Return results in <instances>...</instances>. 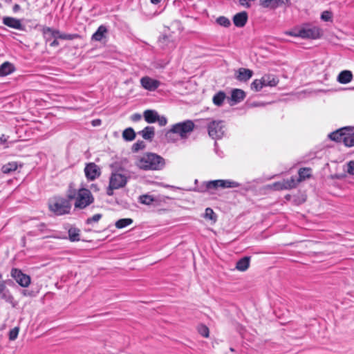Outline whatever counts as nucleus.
I'll return each instance as SVG.
<instances>
[{
    "instance_id": "58836bf2",
    "label": "nucleus",
    "mask_w": 354,
    "mask_h": 354,
    "mask_svg": "<svg viewBox=\"0 0 354 354\" xmlns=\"http://www.w3.org/2000/svg\"><path fill=\"white\" fill-rule=\"evenodd\" d=\"M205 218L215 221L216 220V216L214 212L213 209L210 207L205 209Z\"/></svg>"
},
{
    "instance_id": "e2e57ef3",
    "label": "nucleus",
    "mask_w": 354,
    "mask_h": 354,
    "mask_svg": "<svg viewBox=\"0 0 354 354\" xmlns=\"http://www.w3.org/2000/svg\"><path fill=\"white\" fill-rule=\"evenodd\" d=\"M1 140L2 142H6V139H4V138H1Z\"/></svg>"
},
{
    "instance_id": "4468645a",
    "label": "nucleus",
    "mask_w": 354,
    "mask_h": 354,
    "mask_svg": "<svg viewBox=\"0 0 354 354\" xmlns=\"http://www.w3.org/2000/svg\"><path fill=\"white\" fill-rule=\"evenodd\" d=\"M248 19V15L247 12L243 11L236 14L233 17V23L235 26L242 28L246 24Z\"/></svg>"
},
{
    "instance_id": "c756f323",
    "label": "nucleus",
    "mask_w": 354,
    "mask_h": 354,
    "mask_svg": "<svg viewBox=\"0 0 354 354\" xmlns=\"http://www.w3.org/2000/svg\"><path fill=\"white\" fill-rule=\"evenodd\" d=\"M132 223H133V219L127 218L119 219L118 221H117L115 222V225L118 229H122V228H124Z\"/></svg>"
},
{
    "instance_id": "ddd939ff",
    "label": "nucleus",
    "mask_w": 354,
    "mask_h": 354,
    "mask_svg": "<svg viewBox=\"0 0 354 354\" xmlns=\"http://www.w3.org/2000/svg\"><path fill=\"white\" fill-rule=\"evenodd\" d=\"M41 32L46 42H50L53 38L59 39V30H58L44 26L41 29Z\"/></svg>"
},
{
    "instance_id": "f8f14e48",
    "label": "nucleus",
    "mask_w": 354,
    "mask_h": 354,
    "mask_svg": "<svg viewBox=\"0 0 354 354\" xmlns=\"http://www.w3.org/2000/svg\"><path fill=\"white\" fill-rule=\"evenodd\" d=\"M288 2L289 0H259V5L264 8L275 9Z\"/></svg>"
},
{
    "instance_id": "49530a36",
    "label": "nucleus",
    "mask_w": 354,
    "mask_h": 354,
    "mask_svg": "<svg viewBox=\"0 0 354 354\" xmlns=\"http://www.w3.org/2000/svg\"><path fill=\"white\" fill-rule=\"evenodd\" d=\"M153 199L156 201L151 204L153 207H159L165 202V198L160 196L153 197Z\"/></svg>"
},
{
    "instance_id": "7c9ffc66",
    "label": "nucleus",
    "mask_w": 354,
    "mask_h": 354,
    "mask_svg": "<svg viewBox=\"0 0 354 354\" xmlns=\"http://www.w3.org/2000/svg\"><path fill=\"white\" fill-rule=\"evenodd\" d=\"M11 276L22 286V271L21 270L13 268L11 271Z\"/></svg>"
},
{
    "instance_id": "f257e3e1",
    "label": "nucleus",
    "mask_w": 354,
    "mask_h": 354,
    "mask_svg": "<svg viewBox=\"0 0 354 354\" xmlns=\"http://www.w3.org/2000/svg\"><path fill=\"white\" fill-rule=\"evenodd\" d=\"M136 165L142 170H161L165 165V161L156 153H147L138 159Z\"/></svg>"
},
{
    "instance_id": "c9c22d12",
    "label": "nucleus",
    "mask_w": 354,
    "mask_h": 354,
    "mask_svg": "<svg viewBox=\"0 0 354 354\" xmlns=\"http://www.w3.org/2000/svg\"><path fill=\"white\" fill-rule=\"evenodd\" d=\"M17 167V166L15 162H9L2 167L1 171L4 174H8L12 171H15Z\"/></svg>"
},
{
    "instance_id": "39448f33",
    "label": "nucleus",
    "mask_w": 354,
    "mask_h": 354,
    "mask_svg": "<svg viewBox=\"0 0 354 354\" xmlns=\"http://www.w3.org/2000/svg\"><path fill=\"white\" fill-rule=\"evenodd\" d=\"M352 131L353 127H343L330 133L328 138L331 140L343 143L346 147H351L350 140H351Z\"/></svg>"
},
{
    "instance_id": "864d4df0",
    "label": "nucleus",
    "mask_w": 354,
    "mask_h": 354,
    "mask_svg": "<svg viewBox=\"0 0 354 354\" xmlns=\"http://www.w3.org/2000/svg\"><path fill=\"white\" fill-rule=\"evenodd\" d=\"M55 39L52 41L50 42L49 45L51 46V47H57L59 45V41H57V39L54 38Z\"/></svg>"
},
{
    "instance_id": "473e14b6",
    "label": "nucleus",
    "mask_w": 354,
    "mask_h": 354,
    "mask_svg": "<svg viewBox=\"0 0 354 354\" xmlns=\"http://www.w3.org/2000/svg\"><path fill=\"white\" fill-rule=\"evenodd\" d=\"M310 172L311 169L310 168H301L298 172L299 180H302L306 179V178H309L311 175Z\"/></svg>"
},
{
    "instance_id": "dca6fc26",
    "label": "nucleus",
    "mask_w": 354,
    "mask_h": 354,
    "mask_svg": "<svg viewBox=\"0 0 354 354\" xmlns=\"http://www.w3.org/2000/svg\"><path fill=\"white\" fill-rule=\"evenodd\" d=\"M245 97V92L239 88H234L232 90L231 93V97L230 100L232 103H230L231 105H234L236 104H238L243 101L244 98Z\"/></svg>"
},
{
    "instance_id": "412c9836",
    "label": "nucleus",
    "mask_w": 354,
    "mask_h": 354,
    "mask_svg": "<svg viewBox=\"0 0 354 354\" xmlns=\"http://www.w3.org/2000/svg\"><path fill=\"white\" fill-rule=\"evenodd\" d=\"M250 257H244L240 259L236 264V268L241 272H244L248 270L250 266Z\"/></svg>"
},
{
    "instance_id": "6e6d98bb",
    "label": "nucleus",
    "mask_w": 354,
    "mask_h": 354,
    "mask_svg": "<svg viewBox=\"0 0 354 354\" xmlns=\"http://www.w3.org/2000/svg\"><path fill=\"white\" fill-rule=\"evenodd\" d=\"M6 290V286L3 281L0 282V293L4 295V291Z\"/></svg>"
},
{
    "instance_id": "2f4dec72",
    "label": "nucleus",
    "mask_w": 354,
    "mask_h": 354,
    "mask_svg": "<svg viewBox=\"0 0 354 354\" xmlns=\"http://www.w3.org/2000/svg\"><path fill=\"white\" fill-rule=\"evenodd\" d=\"M263 87H265V85L261 78L260 80H254L250 85L251 89L254 91H259Z\"/></svg>"
},
{
    "instance_id": "8fccbe9b",
    "label": "nucleus",
    "mask_w": 354,
    "mask_h": 354,
    "mask_svg": "<svg viewBox=\"0 0 354 354\" xmlns=\"http://www.w3.org/2000/svg\"><path fill=\"white\" fill-rule=\"evenodd\" d=\"M160 127H163L166 125L167 122V120L165 116H160L158 115V119H157V121Z\"/></svg>"
},
{
    "instance_id": "a19ab883",
    "label": "nucleus",
    "mask_w": 354,
    "mask_h": 354,
    "mask_svg": "<svg viewBox=\"0 0 354 354\" xmlns=\"http://www.w3.org/2000/svg\"><path fill=\"white\" fill-rule=\"evenodd\" d=\"M333 14L331 12L326 10L321 15V19L324 21H330L332 20Z\"/></svg>"
},
{
    "instance_id": "79ce46f5",
    "label": "nucleus",
    "mask_w": 354,
    "mask_h": 354,
    "mask_svg": "<svg viewBox=\"0 0 354 354\" xmlns=\"http://www.w3.org/2000/svg\"><path fill=\"white\" fill-rule=\"evenodd\" d=\"M102 217V214H96L93 215L91 217L88 218L86 220V224H91L93 222H97L100 220V218Z\"/></svg>"
},
{
    "instance_id": "0eeeda50",
    "label": "nucleus",
    "mask_w": 354,
    "mask_h": 354,
    "mask_svg": "<svg viewBox=\"0 0 354 354\" xmlns=\"http://www.w3.org/2000/svg\"><path fill=\"white\" fill-rule=\"evenodd\" d=\"M209 136L214 140L221 139L225 135L226 127L222 120H213L207 125Z\"/></svg>"
},
{
    "instance_id": "3c124183",
    "label": "nucleus",
    "mask_w": 354,
    "mask_h": 354,
    "mask_svg": "<svg viewBox=\"0 0 354 354\" xmlns=\"http://www.w3.org/2000/svg\"><path fill=\"white\" fill-rule=\"evenodd\" d=\"M131 119L133 122H138L142 119V115L140 113H133L131 116Z\"/></svg>"
},
{
    "instance_id": "c03bdc74",
    "label": "nucleus",
    "mask_w": 354,
    "mask_h": 354,
    "mask_svg": "<svg viewBox=\"0 0 354 354\" xmlns=\"http://www.w3.org/2000/svg\"><path fill=\"white\" fill-rule=\"evenodd\" d=\"M295 185H296V183H295V179L292 178L290 180H288L287 181L284 182L281 188L290 189V188L295 187Z\"/></svg>"
},
{
    "instance_id": "72a5a7b5",
    "label": "nucleus",
    "mask_w": 354,
    "mask_h": 354,
    "mask_svg": "<svg viewBox=\"0 0 354 354\" xmlns=\"http://www.w3.org/2000/svg\"><path fill=\"white\" fill-rule=\"evenodd\" d=\"M197 330H198V333L204 337H208L209 335V328L207 326H205V324H199L197 326Z\"/></svg>"
},
{
    "instance_id": "052dcab7",
    "label": "nucleus",
    "mask_w": 354,
    "mask_h": 354,
    "mask_svg": "<svg viewBox=\"0 0 354 354\" xmlns=\"http://www.w3.org/2000/svg\"><path fill=\"white\" fill-rule=\"evenodd\" d=\"M91 188H92V189H94L95 190H98V188L97 187V185H94V184H93V185H91Z\"/></svg>"
},
{
    "instance_id": "9d476101",
    "label": "nucleus",
    "mask_w": 354,
    "mask_h": 354,
    "mask_svg": "<svg viewBox=\"0 0 354 354\" xmlns=\"http://www.w3.org/2000/svg\"><path fill=\"white\" fill-rule=\"evenodd\" d=\"M84 173L88 180H93L100 176L101 170L95 163L89 162L86 165Z\"/></svg>"
},
{
    "instance_id": "393cba45",
    "label": "nucleus",
    "mask_w": 354,
    "mask_h": 354,
    "mask_svg": "<svg viewBox=\"0 0 354 354\" xmlns=\"http://www.w3.org/2000/svg\"><path fill=\"white\" fill-rule=\"evenodd\" d=\"M261 79L265 86H274L279 82V80L271 75H266Z\"/></svg>"
},
{
    "instance_id": "5fc2aeb1",
    "label": "nucleus",
    "mask_w": 354,
    "mask_h": 354,
    "mask_svg": "<svg viewBox=\"0 0 354 354\" xmlns=\"http://www.w3.org/2000/svg\"><path fill=\"white\" fill-rule=\"evenodd\" d=\"M91 123L93 127H97V126H100L101 124L102 121L100 119H95V120H93Z\"/></svg>"
},
{
    "instance_id": "09e8293b",
    "label": "nucleus",
    "mask_w": 354,
    "mask_h": 354,
    "mask_svg": "<svg viewBox=\"0 0 354 354\" xmlns=\"http://www.w3.org/2000/svg\"><path fill=\"white\" fill-rule=\"evenodd\" d=\"M31 283V279L29 275L24 274V288H27Z\"/></svg>"
},
{
    "instance_id": "de8ad7c7",
    "label": "nucleus",
    "mask_w": 354,
    "mask_h": 354,
    "mask_svg": "<svg viewBox=\"0 0 354 354\" xmlns=\"http://www.w3.org/2000/svg\"><path fill=\"white\" fill-rule=\"evenodd\" d=\"M347 172L351 175H354V160H351L347 164Z\"/></svg>"
},
{
    "instance_id": "cd10ccee",
    "label": "nucleus",
    "mask_w": 354,
    "mask_h": 354,
    "mask_svg": "<svg viewBox=\"0 0 354 354\" xmlns=\"http://www.w3.org/2000/svg\"><path fill=\"white\" fill-rule=\"evenodd\" d=\"M122 137L127 141H132L136 137V133L131 127H129L124 130Z\"/></svg>"
},
{
    "instance_id": "9b49d317",
    "label": "nucleus",
    "mask_w": 354,
    "mask_h": 354,
    "mask_svg": "<svg viewBox=\"0 0 354 354\" xmlns=\"http://www.w3.org/2000/svg\"><path fill=\"white\" fill-rule=\"evenodd\" d=\"M140 84L145 89L150 91L156 90L160 85V81L152 79L148 76L142 77L140 79Z\"/></svg>"
},
{
    "instance_id": "ea45409f",
    "label": "nucleus",
    "mask_w": 354,
    "mask_h": 354,
    "mask_svg": "<svg viewBox=\"0 0 354 354\" xmlns=\"http://www.w3.org/2000/svg\"><path fill=\"white\" fill-rule=\"evenodd\" d=\"M145 147V143L142 140H138L135 142L132 146V151L137 152L140 149H143Z\"/></svg>"
},
{
    "instance_id": "c85d7f7f",
    "label": "nucleus",
    "mask_w": 354,
    "mask_h": 354,
    "mask_svg": "<svg viewBox=\"0 0 354 354\" xmlns=\"http://www.w3.org/2000/svg\"><path fill=\"white\" fill-rule=\"evenodd\" d=\"M154 201H156L153 199V196L149 194H143L139 197V202L143 205H151Z\"/></svg>"
},
{
    "instance_id": "6e6552de",
    "label": "nucleus",
    "mask_w": 354,
    "mask_h": 354,
    "mask_svg": "<svg viewBox=\"0 0 354 354\" xmlns=\"http://www.w3.org/2000/svg\"><path fill=\"white\" fill-rule=\"evenodd\" d=\"M322 33L319 27L307 24L299 28V35L302 39H317L322 37Z\"/></svg>"
},
{
    "instance_id": "13d9d810",
    "label": "nucleus",
    "mask_w": 354,
    "mask_h": 354,
    "mask_svg": "<svg viewBox=\"0 0 354 354\" xmlns=\"http://www.w3.org/2000/svg\"><path fill=\"white\" fill-rule=\"evenodd\" d=\"M20 10V6L19 4H15L13 7V11L17 12Z\"/></svg>"
},
{
    "instance_id": "f704fd0d",
    "label": "nucleus",
    "mask_w": 354,
    "mask_h": 354,
    "mask_svg": "<svg viewBox=\"0 0 354 354\" xmlns=\"http://www.w3.org/2000/svg\"><path fill=\"white\" fill-rule=\"evenodd\" d=\"M77 195V190H76L73 187L72 184L69 185L68 191H67V198L66 199H68L71 202V200L75 199Z\"/></svg>"
},
{
    "instance_id": "680f3d73",
    "label": "nucleus",
    "mask_w": 354,
    "mask_h": 354,
    "mask_svg": "<svg viewBox=\"0 0 354 354\" xmlns=\"http://www.w3.org/2000/svg\"><path fill=\"white\" fill-rule=\"evenodd\" d=\"M1 140L2 142H6V139H4V138H1Z\"/></svg>"
},
{
    "instance_id": "20e7f679",
    "label": "nucleus",
    "mask_w": 354,
    "mask_h": 354,
    "mask_svg": "<svg viewBox=\"0 0 354 354\" xmlns=\"http://www.w3.org/2000/svg\"><path fill=\"white\" fill-rule=\"evenodd\" d=\"M128 181V176L121 174L119 171L113 172L109 178V184L106 189V194L109 196L113 195V190L124 187Z\"/></svg>"
},
{
    "instance_id": "f3484780",
    "label": "nucleus",
    "mask_w": 354,
    "mask_h": 354,
    "mask_svg": "<svg viewBox=\"0 0 354 354\" xmlns=\"http://www.w3.org/2000/svg\"><path fill=\"white\" fill-rule=\"evenodd\" d=\"M145 120L149 124L154 123L158 119V113L156 111L152 109L145 110L143 113Z\"/></svg>"
},
{
    "instance_id": "603ef678",
    "label": "nucleus",
    "mask_w": 354,
    "mask_h": 354,
    "mask_svg": "<svg viewBox=\"0 0 354 354\" xmlns=\"http://www.w3.org/2000/svg\"><path fill=\"white\" fill-rule=\"evenodd\" d=\"M299 29L295 30H292V31H290L287 34L288 35H290V36H292V37H300V36L299 35Z\"/></svg>"
},
{
    "instance_id": "5701e85b",
    "label": "nucleus",
    "mask_w": 354,
    "mask_h": 354,
    "mask_svg": "<svg viewBox=\"0 0 354 354\" xmlns=\"http://www.w3.org/2000/svg\"><path fill=\"white\" fill-rule=\"evenodd\" d=\"M158 45L162 49L172 48L174 47V43L167 35L159 38Z\"/></svg>"
},
{
    "instance_id": "a211bd4d",
    "label": "nucleus",
    "mask_w": 354,
    "mask_h": 354,
    "mask_svg": "<svg viewBox=\"0 0 354 354\" xmlns=\"http://www.w3.org/2000/svg\"><path fill=\"white\" fill-rule=\"evenodd\" d=\"M353 80V74L350 71H342L337 77V81L341 84H348Z\"/></svg>"
},
{
    "instance_id": "f03ea898",
    "label": "nucleus",
    "mask_w": 354,
    "mask_h": 354,
    "mask_svg": "<svg viewBox=\"0 0 354 354\" xmlns=\"http://www.w3.org/2000/svg\"><path fill=\"white\" fill-rule=\"evenodd\" d=\"M50 212L57 216L67 214L71 209V203L68 199L61 196H54L48 201Z\"/></svg>"
},
{
    "instance_id": "37998d69",
    "label": "nucleus",
    "mask_w": 354,
    "mask_h": 354,
    "mask_svg": "<svg viewBox=\"0 0 354 354\" xmlns=\"http://www.w3.org/2000/svg\"><path fill=\"white\" fill-rule=\"evenodd\" d=\"M19 332V327H15L14 328H12L9 333V339L10 340H15L17 337Z\"/></svg>"
},
{
    "instance_id": "6ab92c4d",
    "label": "nucleus",
    "mask_w": 354,
    "mask_h": 354,
    "mask_svg": "<svg viewBox=\"0 0 354 354\" xmlns=\"http://www.w3.org/2000/svg\"><path fill=\"white\" fill-rule=\"evenodd\" d=\"M145 140H152L155 136V130L153 127L147 126L145 127L139 133Z\"/></svg>"
},
{
    "instance_id": "b1692460",
    "label": "nucleus",
    "mask_w": 354,
    "mask_h": 354,
    "mask_svg": "<svg viewBox=\"0 0 354 354\" xmlns=\"http://www.w3.org/2000/svg\"><path fill=\"white\" fill-rule=\"evenodd\" d=\"M3 24L9 27L17 29H20L21 26L20 20L8 17L3 18Z\"/></svg>"
},
{
    "instance_id": "423d86ee",
    "label": "nucleus",
    "mask_w": 354,
    "mask_h": 354,
    "mask_svg": "<svg viewBox=\"0 0 354 354\" xmlns=\"http://www.w3.org/2000/svg\"><path fill=\"white\" fill-rule=\"evenodd\" d=\"M94 202V197L91 191L86 188L77 190V195L74 204L75 209H83Z\"/></svg>"
},
{
    "instance_id": "7ed1b4c3",
    "label": "nucleus",
    "mask_w": 354,
    "mask_h": 354,
    "mask_svg": "<svg viewBox=\"0 0 354 354\" xmlns=\"http://www.w3.org/2000/svg\"><path fill=\"white\" fill-rule=\"evenodd\" d=\"M194 127L195 124L192 120H187L172 125L171 128L166 133L165 136L169 138L171 134H177L180 138L186 139L194 131Z\"/></svg>"
},
{
    "instance_id": "4c0bfd02",
    "label": "nucleus",
    "mask_w": 354,
    "mask_h": 354,
    "mask_svg": "<svg viewBox=\"0 0 354 354\" xmlns=\"http://www.w3.org/2000/svg\"><path fill=\"white\" fill-rule=\"evenodd\" d=\"M216 22L221 26L229 27L231 24L230 19L224 16L219 17L216 19Z\"/></svg>"
},
{
    "instance_id": "2eb2a0df",
    "label": "nucleus",
    "mask_w": 354,
    "mask_h": 354,
    "mask_svg": "<svg viewBox=\"0 0 354 354\" xmlns=\"http://www.w3.org/2000/svg\"><path fill=\"white\" fill-rule=\"evenodd\" d=\"M253 75V71L248 68H240L237 71L236 79L240 82H247Z\"/></svg>"
},
{
    "instance_id": "bf43d9fd",
    "label": "nucleus",
    "mask_w": 354,
    "mask_h": 354,
    "mask_svg": "<svg viewBox=\"0 0 354 354\" xmlns=\"http://www.w3.org/2000/svg\"><path fill=\"white\" fill-rule=\"evenodd\" d=\"M160 1H161V0H150V2L152 4H155V5L158 4L159 3H160Z\"/></svg>"
},
{
    "instance_id": "4d7b16f0",
    "label": "nucleus",
    "mask_w": 354,
    "mask_h": 354,
    "mask_svg": "<svg viewBox=\"0 0 354 354\" xmlns=\"http://www.w3.org/2000/svg\"><path fill=\"white\" fill-rule=\"evenodd\" d=\"M351 147L354 146V128L353 127L351 140H350Z\"/></svg>"
},
{
    "instance_id": "e433bc0d",
    "label": "nucleus",
    "mask_w": 354,
    "mask_h": 354,
    "mask_svg": "<svg viewBox=\"0 0 354 354\" xmlns=\"http://www.w3.org/2000/svg\"><path fill=\"white\" fill-rule=\"evenodd\" d=\"M80 36L78 34H66V33H62L59 31V39H64V40H73L77 38H80Z\"/></svg>"
},
{
    "instance_id": "a18cd8bd",
    "label": "nucleus",
    "mask_w": 354,
    "mask_h": 354,
    "mask_svg": "<svg viewBox=\"0 0 354 354\" xmlns=\"http://www.w3.org/2000/svg\"><path fill=\"white\" fill-rule=\"evenodd\" d=\"M39 292V289L36 287L34 290L29 291L28 290H24V296H29L30 297H35Z\"/></svg>"
},
{
    "instance_id": "1a4fd4ad",
    "label": "nucleus",
    "mask_w": 354,
    "mask_h": 354,
    "mask_svg": "<svg viewBox=\"0 0 354 354\" xmlns=\"http://www.w3.org/2000/svg\"><path fill=\"white\" fill-rule=\"evenodd\" d=\"M240 184L232 180H214L205 182V191L217 189L218 188H236L239 187Z\"/></svg>"
},
{
    "instance_id": "4be33fe9",
    "label": "nucleus",
    "mask_w": 354,
    "mask_h": 354,
    "mask_svg": "<svg viewBox=\"0 0 354 354\" xmlns=\"http://www.w3.org/2000/svg\"><path fill=\"white\" fill-rule=\"evenodd\" d=\"M14 71L15 66L8 62H6L0 66V76L8 75Z\"/></svg>"
},
{
    "instance_id": "0e129e2a",
    "label": "nucleus",
    "mask_w": 354,
    "mask_h": 354,
    "mask_svg": "<svg viewBox=\"0 0 354 354\" xmlns=\"http://www.w3.org/2000/svg\"><path fill=\"white\" fill-rule=\"evenodd\" d=\"M231 351H234V349L232 348H230Z\"/></svg>"
},
{
    "instance_id": "a878e982",
    "label": "nucleus",
    "mask_w": 354,
    "mask_h": 354,
    "mask_svg": "<svg viewBox=\"0 0 354 354\" xmlns=\"http://www.w3.org/2000/svg\"><path fill=\"white\" fill-rule=\"evenodd\" d=\"M80 230L76 227H71L68 231L69 240L72 242L80 241Z\"/></svg>"
},
{
    "instance_id": "bb28decb",
    "label": "nucleus",
    "mask_w": 354,
    "mask_h": 354,
    "mask_svg": "<svg viewBox=\"0 0 354 354\" xmlns=\"http://www.w3.org/2000/svg\"><path fill=\"white\" fill-rule=\"evenodd\" d=\"M225 93L223 91H219L216 93L213 97V102L216 106H221L223 103L224 100L225 99Z\"/></svg>"
},
{
    "instance_id": "aec40b11",
    "label": "nucleus",
    "mask_w": 354,
    "mask_h": 354,
    "mask_svg": "<svg viewBox=\"0 0 354 354\" xmlns=\"http://www.w3.org/2000/svg\"><path fill=\"white\" fill-rule=\"evenodd\" d=\"M107 31L108 30L106 26L103 25L100 26L97 30L93 34L91 39L97 41H101L105 37V34Z\"/></svg>"
}]
</instances>
